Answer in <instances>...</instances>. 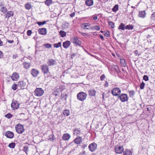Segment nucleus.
<instances>
[{
  "label": "nucleus",
  "mask_w": 155,
  "mask_h": 155,
  "mask_svg": "<svg viewBox=\"0 0 155 155\" xmlns=\"http://www.w3.org/2000/svg\"><path fill=\"white\" fill-rule=\"evenodd\" d=\"M43 46L46 48H51L52 47L51 45L48 43L43 44Z\"/></svg>",
  "instance_id": "36"
},
{
  "label": "nucleus",
  "mask_w": 155,
  "mask_h": 155,
  "mask_svg": "<svg viewBox=\"0 0 155 155\" xmlns=\"http://www.w3.org/2000/svg\"><path fill=\"white\" fill-rule=\"evenodd\" d=\"M93 28L94 29H95L97 30L98 31L100 29V27L99 26L96 25L95 26H94L93 27Z\"/></svg>",
  "instance_id": "48"
},
{
  "label": "nucleus",
  "mask_w": 155,
  "mask_h": 155,
  "mask_svg": "<svg viewBox=\"0 0 155 155\" xmlns=\"http://www.w3.org/2000/svg\"><path fill=\"white\" fill-rule=\"evenodd\" d=\"M25 8L28 10L30 9L31 7V4L29 3L26 4L25 5Z\"/></svg>",
  "instance_id": "31"
},
{
  "label": "nucleus",
  "mask_w": 155,
  "mask_h": 155,
  "mask_svg": "<svg viewBox=\"0 0 155 155\" xmlns=\"http://www.w3.org/2000/svg\"><path fill=\"white\" fill-rule=\"evenodd\" d=\"M120 64L121 65L124 67H125L127 66L126 61L124 59H120Z\"/></svg>",
  "instance_id": "26"
},
{
  "label": "nucleus",
  "mask_w": 155,
  "mask_h": 155,
  "mask_svg": "<svg viewBox=\"0 0 155 155\" xmlns=\"http://www.w3.org/2000/svg\"><path fill=\"white\" fill-rule=\"evenodd\" d=\"M11 107L13 110H15L18 108L19 107V104L17 101H14L11 104Z\"/></svg>",
  "instance_id": "7"
},
{
  "label": "nucleus",
  "mask_w": 155,
  "mask_h": 155,
  "mask_svg": "<svg viewBox=\"0 0 155 155\" xmlns=\"http://www.w3.org/2000/svg\"><path fill=\"white\" fill-rule=\"evenodd\" d=\"M134 53L136 55L139 56L140 54V53L137 50H135Z\"/></svg>",
  "instance_id": "49"
},
{
  "label": "nucleus",
  "mask_w": 155,
  "mask_h": 155,
  "mask_svg": "<svg viewBox=\"0 0 155 155\" xmlns=\"http://www.w3.org/2000/svg\"><path fill=\"white\" fill-rule=\"evenodd\" d=\"M1 40V39H0V46L3 45V42Z\"/></svg>",
  "instance_id": "61"
},
{
  "label": "nucleus",
  "mask_w": 155,
  "mask_h": 155,
  "mask_svg": "<svg viewBox=\"0 0 155 155\" xmlns=\"http://www.w3.org/2000/svg\"><path fill=\"white\" fill-rule=\"evenodd\" d=\"M17 86L18 87V84H14L12 86V88L14 91H15L17 89Z\"/></svg>",
  "instance_id": "45"
},
{
  "label": "nucleus",
  "mask_w": 155,
  "mask_h": 155,
  "mask_svg": "<svg viewBox=\"0 0 155 155\" xmlns=\"http://www.w3.org/2000/svg\"><path fill=\"white\" fill-rule=\"evenodd\" d=\"M5 117L8 119H10L12 117V115L9 113L5 115Z\"/></svg>",
  "instance_id": "43"
},
{
  "label": "nucleus",
  "mask_w": 155,
  "mask_h": 155,
  "mask_svg": "<svg viewBox=\"0 0 155 155\" xmlns=\"http://www.w3.org/2000/svg\"><path fill=\"white\" fill-rule=\"evenodd\" d=\"M44 91L41 88H39V96H42L44 93Z\"/></svg>",
  "instance_id": "46"
},
{
  "label": "nucleus",
  "mask_w": 155,
  "mask_h": 155,
  "mask_svg": "<svg viewBox=\"0 0 155 155\" xmlns=\"http://www.w3.org/2000/svg\"><path fill=\"white\" fill-rule=\"evenodd\" d=\"M48 63L49 66H52L56 64V62L53 59H51L48 61Z\"/></svg>",
  "instance_id": "21"
},
{
  "label": "nucleus",
  "mask_w": 155,
  "mask_h": 155,
  "mask_svg": "<svg viewBox=\"0 0 155 155\" xmlns=\"http://www.w3.org/2000/svg\"><path fill=\"white\" fill-rule=\"evenodd\" d=\"M15 145V143H12L9 144L8 147L11 148H14Z\"/></svg>",
  "instance_id": "38"
},
{
  "label": "nucleus",
  "mask_w": 155,
  "mask_h": 155,
  "mask_svg": "<svg viewBox=\"0 0 155 155\" xmlns=\"http://www.w3.org/2000/svg\"><path fill=\"white\" fill-rule=\"evenodd\" d=\"M105 36H106L107 37H109L110 36V33L109 32L107 31L104 34Z\"/></svg>",
  "instance_id": "54"
},
{
  "label": "nucleus",
  "mask_w": 155,
  "mask_h": 155,
  "mask_svg": "<svg viewBox=\"0 0 155 155\" xmlns=\"http://www.w3.org/2000/svg\"><path fill=\"white\" fill-rule=\"evenodd\" d=\"M88 23H83L81 25V27L84 29H90Z\"/></svg>",
  "instance_id": "23"
},
{
  "label": "nucleus",
  "mask_w": 155,
  "mask_h": 155,
  "mask_svg": "<svg viewBox=\"0 0 155 155\" xmlns=\"http://www.w3.org/2000/svg\"><path fill=\"white\" fill-rule=\"evenodd\" d=\"M124 149L123 146H119L118 145L116 146L115 147V152L117 153L120 154L123 153Z\"/></svg>",
  "instance_id": "4"
},
{
  "label": "nucleus",
  "mask_w": 155,
  "mask_h": 155,
  "mask_svg": "<svg viewBox=\"0 0 155 155\" xmlns=\"http://www.w3.org/2000/svg\"><path fill=\"white\" fill-rule=\"evenodd\" d=\"M63 114L65 116H68L70 114V111L68 110H64L63 112Z\"/></svg>",
  "instance_id": "37"
},
{
  "label": "nucleus",
  "mask_w": 155,
  "mask_h": 155,
  "mask_svg": "<svg viewBox=\"0 0 155 155\" xmlns=\"http://www.w3.org/2000/svg\"><path fill=\"white\" fill-rule=\"evenodd\" d=\"M32 32V31L31 30H28L27 31V34L28 36L30 35Z\"/></svg>",
  "instance_id": "55"
},
{
  "label": "nucleus",
  "mask_w": 155,
  "mask_h": 155,
  "mask_svg": "<svg viewBox=\"0 0 155 155\" xmlns=\"http://www.w3.org/2000/svg\"><path fill=\"white\" fill-rule=\"evenodd\" d=\"M46 22L47 21H44L43 22H39V26L45 24Z\"/></svg>",
  "instance_id": "50"
},
{
  "label": "nucleus",
  "mask_w": 155,
  "mask_h": 155,
  "mask_svg": "<svg viewBox=\"0 0 155 155\" xmlns=\"http://www.w3.org/2000/svg\"><path fill=\"white\" fill-rule=\"evenodd\" d=\"M108 83L107 82H106L105 83V86H106L107 87L108 86Z\"/></svg>",
  "instance_id": "63"
},
{
  "label": "nucleus",
  "mask_w": 155,
  "mask_h": 155,
  "mask_svg": "<svg viewBox=\"0 0 155 155\" xmlns=\"http://www.w3.org/2000/svg\"><path fill=\"white\" fill-rule=\"evenodd\" d=\"M151 18L152 19H155V12H153L152 14Z\"/></svg>",
  "instance_id": "52"
},
{
  "label": "nucleus",
  "mask_w": 155,
  "mask_h": 155,
  "mask_svg": "<svg viewBox=\"0 0 155 155\" xmlns=\"http://www.w3.org/2000/svg\"><path fill=\"white\" fill-rule=\"evenodd\" d=\"M8 42L9 43H12L14 42V41L13 40H8Z\"/></svg>",
  "instance_id": "58"
},
{
  "label": "nucleus",
  "mask_w": 155,
  "mask_h": 155,
  "mask_svg": "<svg viewBox=\"0 0 155 155\" xmlns=\"http://www.w3.org/2000/svg\"><path fill=\"white\" fill-rule=\"evenodd\" d=\"M118 9V5H115L112 8V11L114 12H117Z\"/></svg>",
  "instance_id": "34"
},
{
  "label": "nucleus",
  "mask_w": 155,
  "mask_h": 155,
  "mask_svg": "<svg viewBox=\"0 0 155 155\" xmlns=\"http://www.w3.org/2000/svg\"><path fill=\"white\" fill-rule=\"evenodd\" d=\"M0 11L4 13L7 11V8L6 7H3L1 8Z\"/></svg>",
  "instance_id": "40"
},
{
  "label": "nucleus",
  "mask_w": 155,
  "mask_h": 155,
  "mask_svg": "<svg viewBox=\"0 0 155 155\" xmlns=\"http://www.w3.org/2000/svg\"><path fill=\"white\" fill-rule=\"evenodd\" d=\"M70 135L68 133L64 134L62 137V138L65 140H68L70 138Z\"/></svg>",
  "instance_id": "13"
},
{
  "label": "nucleus",
  "mask_w": 155,
  "mask_h": 155,
  "mask_svg": "<svg viewBox=\"0 0 155 155\" xmlns=\"http://www.w3.org/2000/svg\"><path fill=\"white\" fill-rule=\"evenodd\" d=\"M125 25L124 23H122L118 27V29L122 30H124L125 28Z\"/></svg>",
  "instance_id": "28"
},
{
  "label": "nucleus",
  "mask_w": 155,
  "mask_h": 155,
  "mask_svg": "<svg viewBox=\"0 0 155 155\" xmlns=\"http://www.w3.org/2000/svg\"><path fill=\"white\" fill-rule=\"evenodd\" d=\"M124 154V155H132V153L130 150L127 149L125 150Z\"/></svg>",
  "instance_id": "24"
},
{
  "label": "nucleus",
  "mask_w": 155,
  "mask_h": 155,
  "mask_svg": "<svg viewBox=\"0 0 155 155\" xmlns=\"http://www.w3.org/2000/svg\"><path fill=\"white\" fill-rule=\"evenodd\" d=\"M85 4L88 6H91L93 5L94 1L93 0H86Z\"/></svg>",
  "instance_id": "19"
},
{
  "label": "nucleus",
  "mask_w": 155,
  "mask_h": 155,
  "mask_svg": "<svg viewBox=\"0 0 155 155\" xmlns=\"http://www.w3.org/2000/svg\"><path fill=\"white\" fill-rule=\"evenodd\" d=\"M105 76L104 74L102 75L101 77H100V79L101 81H103L104 80L105 78Z\"/></svg>",
  "instance_id": "53"
},
{
  "label": "nucleus",
  "mask_w": 155,
  "mask_h": 155,
  "mask_svg": "<svg viewBox=\"0 0 155 155\" xmlns=\"http://www.w3.org/2000/svg\"><path fill=\"white\" fill-rule=\"evenodd\" d=\"M97 145L95 143H92L89 144L88 148L89 150L91 152H94L97 148Z\"/></svg>",
  "instance_id": "5"
},
{
  "label": "nucleus",
  "mask_w": 155,
  "mask_h": 155,
  "mask_svg": "<svg viewBox=\"0 0 155 155\" xmlns=\"http://www.w3.org/2000/svg\"><path fill=\"white\" fill-rule=\"evenodd\" d=\"M52 3L51 0H46L45 2V4L49 6Z\"/></svg>",
  "instance_id": "33"
},
{
  "label": "nucleus",
  "mask_w": 155,
  "mask_h": 155,
  "mask_svg": "<svg viewBox=\"0 0 155 155\" xmlns=\"http://www.w3.org/2000/svg\"><path fill=\"white\" fill-rule=\"evenodd\" d=\"M121 92L120 89L119 87H115L113 88L111 91L112 94L115 96H119Z\"/></svg>",
  "instance_id": "2"
},
{
  "label": "nucleus",
  "mask_w": 155,
  "mask_h": 155,
  "mask_svg": "<svg viewBox=\"0 0 155 155\" xmlns=\"http://www.w3.org/2000/svg\"><path fill=\"white\" fill-rule=\"evenodd\" d=\"M87 97V94L84 92H81L78 93L77 95L78 99L81 101H83L85 100Z\"/></svg>",
  "instance_id": "3"
},
{
  "label": "nucleus",
  "mask_w": 155,
  "mask_h": 155,
  "mask_svg": "<svg viewBox=\"0 0 155 155\" xmlns=\"http://www.w3.org/2000/svg\"><path fill=\"white\" fill-rule=\"evenodd\" d=\"M14 12L12 11H9L7 12L5 15V18H7L8 19L11 16L13 15Z\"/></svg>",
  "instance_id": "17"
},
{
  "label": "nucleus",
  "mask_w": 155,
  "mask_h": 155,
  "mask_svg": "<svg viewBox=\"0 0 155 155\" xmlns=\"http://www.w3.org/2000/svg\"><path fill=\"white\" fill-rule=\"evenodd\" d=\"M73 43L76 45L80 46L81 44V42L79 39H74Z\"/></svg>",
  "instance_id": "22"
},
{
  "label": "nucleus",
  "mask_w": 155,
  "mask_h": 155,
  "mask_svg": "<svg viewBox=\"0 0 155 155\" xmlns=\"http://www.w3.org/2000/svg\"><path fill=\"white\" fill-rule=\"evenodd\" d=\"M145 85V84L143 81L140 85V88L141 89H143L144 88Z\"/></svg>",
  "instance_id": "44"
},
{
  "label": "nucleus",
  "mask_w": 155,
  "mask_h": 155,
  "mask_svg": "<svg viewBox=\"0 0 155 155\" xmlns=\"http://www.w3.org/2000/svg\"><path fill=\"white\" fill-rule=\"evenodd\" d=\"M109 25L112 28L114 27V23L111 21H109L108 22Z\"/></svg>",
  "instance_id": "35"
},
{
  "label": "nucleus",
  "mask_w": 155,
  "mask_h": 155,
  "mask_svg": "<svg viewBox=\"0 0 155 155\" xmlns=\"http://www.w3.org/2000/svg\"><path fill=\"white\" fill-rule=\"evenodd\" d=\"M71 44V42L70 41H67L63 43V46L64 48H67L69 47Z\"/></svg>",
  "instance_id": "14"
},
{
  "label": "nucleus",
  "mask_w": 155,
  "mask_h": 155,
  "mask_svg": "<svg viewBox=\"0 0 155 155\" xmlns=\"http://www.w3.org/2000/svg\"><path fill=\"white\" fill-rule=\"evenodd\" d=\"M54 91L56 92H57V93H59L58 91L56 89H54Z\"/></svg>",
  "instance_id": "62"
},
{
  "label": "nucleus",
  "mask_w": 155,
  "mask_h": 155,
  "mask_svg": "<svg viewBox=\"0 0 155 155\" xmlns=\"http://www.w3.org/2000/svg\"><path fill=\"white\" fill-rule=\"evenodd\" d=\"M88 93L89 95L90 96H94L95 95L96 92L95 90H92L89 91H88Z\"/></svg>",
  "instance_id": "27"
},
{
  "label": "nucleus",
  "mask_w": 155,
  "mask_h": 155,
  "mask_svg": "<svg viewBox=\"0 0 155 155\" xmlns=\"http://www.w3.org/2000/svg\"><path fill=\"white\" fill-rule=\"evenodd\" d=\"M22 64L24 68L28 69L30 68L31 64L27 62H25L23 63Z\"/></svg>",
  "instance_id": "15"
},
{
  "label": "nucleus",
  "mask_w": 155,
  "mask_h": 155,
  "mask_svg": "<svg viewBox=\"0 0 155 155\" xmlns=\"http://www.w3.org/2000/svg\"><path fill=\"white\" fill-rule=\"evenodd\" d=\"M61 43L60 42L58 43L54 44V47L55 48H58L61 46Z\"/></svg>",
  "instance_id": "32"
},
{
  "label": "nucleus",
  "mask_w": 155,
  "mask_h": 155,
  "mask_svg": "<svg viewBox=\"0 0 155 155\" xmlns=\"http://www.w3.org/2000/svg\"><path fill=\"white\" fill-rule=\"evenodd\" d=\"M5 135L7 138L11 139L13 138L14 136V134L13 132L9 131H6L5 133Z\"/></svg>",
  "instance_id": "8"
},
{
  "label": "nucleus",
  "mask_w": 155,
  "mask_h": 155,
  "mask_svg": "<svg viewBox=\"0 0 155 155\" xmlns=\"http://www.w3.org/2000/svg\"><path fill=\"white\" fill-rule=\"evenodd\" d=\"M97 16H95L93 18V19L94 20H96L97 19Z\"/></svg>",
  "instance_id": "60"
},
{
  "label": "nucleus",
  "mask_w": 155,
  "mask_h": 155,
  "mask_svg": "<svg viewBox=\"0 0 155 155\" xmlns=\"http://www.w3.org/2000/svg\"><path fill=\"white\" fill-rule=\"evenodd\" d=\"M4 54L0 50V59L2 58L4 56Z\"/></svg>",
  "instance_id": "51"
},
{
  "label": "nucleus",
  "mask_w": 155,
  "mask_h": 155,
  "mask_svg": "<svg viewBox=\"0 0 155 155\" xmlns=\"http://www.w3.org/2000/svg\"><path fill=\"white\" fill-rule=\"evenodd\" d=\"M41 69L45 74L47 73L49 71L48 67L46 64L42 66Z\"/></svg>",
  "instance_id": "11"
},
{
  "label": "nucleus",
  "mask_w": 155,
  "mask_h": 155,
  "mask_svg": "<svg viewBox=\"0 0 155 155\" xmlns=\"http://www.w3.org/2000/svg\"><path fill=\"white\" fill-rule=\"evenodd\" d=\"M143 78V79L145 81H147L149 80V77L147 75H144Z\"/></svg>",
  "instance_id": "47"
},
{
  "label": "nucleus",
  "mask_w": 155,
  "mask_h": 155,
  "mask_svg": "<svg viewBox=\"0 0 155 155\" xmlns=\"http://www.w3.org/2000/svg\"><path fill=\"white\" fill-rule=\"evenodd\" d=\"M11 78L13 81H17L19 78L18 74L16 72L14 73L12 76H11Z\"/></svg>",
  "instance_id": "10"
},
{
  "label": "nucleus",
  "mask_w": 155,
  "mask_h": 155,
  "mask_svg": "<svg viewBox=\"0 0 155 155\" xmlns=\"http://www.w3.org/2000/svg\"><path fill=\"white\" fill-rule=\"evenodd\" d=\"M76 55V54L75 53H73L71 54V57L72 58H73Z\"/></svg>",
  "instance_id": "59"
},
{
  "label": "nucleus",
  "mask_w": 155,
  "mask_h": 155,
  "mask_svg": "<svg viewBox=\"0 0 155 155\" xmlns=\"http://www.w3.org/2000/svg\"><path fill=\"white\" fill-rule=\"evenodd\" d=\"M75 13L74 12L71 13L70 15V16L71 17H74L75 16Z\"/></svg>",
  "instance_id": "56"
},
{
  "label": "nucleus",
  "mask_w": 155,
  "mask_h": 155,
  "mask_svg": "<svg viewBox=\"0 0 155 155\" xmlns=\"http://www.w3.org/2000/svg\"><path fill=\"white\" fill-rule=\"evenodd\" d=\"M38 74V71L35 69H33L31 71V74L34 77H36Z\"/></svg>",
  "instance_id": "18"
},
{
  "label": "nucleus",
  "mask_w": 155,
  "mask_h": 155,
  "mask_svg": "<svg viewBox=\"0 0 155 155\" xmlns=\"http://www.w3.org/2000/svg\"><path fill=\"white\" fill-rule=\"evenodd\" d=\"M82 141V138L81 137H77L74 140V143L78 144L81 143Z\"/></svg>",
  "instance_id": "12"
},
{
  "label": "nucleus",
  "mask_w": 155,
  "mask_h": 155,
  "mask_svg": "<svg viewBox=\"0 0 155 155\" xmlns=\"http://www.w3.org/2000/svg\"><path fill=\"white\" fill-rule=\"evenodd\" d=\"M25 57H23V58H21V61H23V60H25Z\"/></svg>",
  "instance_id": "64"
},
{
  "label": "nucleus",
  "mask_w": 155,
  "mask_h": 155,
  "mask_svg": "<svg viewBox=\"0 0 155 155\" xmlns=\"http://www.w3.org/2000/svg\"><path fill=\"white\" fill-rule=\"evenodd\" d=\"M15 130L18 134H22L24 131V126L21 124H18L15 126Z\"/></svg>",
  "instance_id": "1"
},
{
  "label": "nucleus",
  "mask_w": 155,
  "mask_h": 155,
  "mask_svg": "<svg viewBox=\"0 0 155 155\" xmlns=\"http://www.w3.org/2000/svg\"><path fill=\"white\" fill-rule=\"evenodd\" d=\"M60 34L62 37H64L66 35V33L64 31H61L60 32Z\"/></svg>",
  "instance_id": "41"
},
{
  "label": "nucleus",
  "mask_w": 155,
  "mask_h": 155,
  "mask_svg": "<svg viewBox=\"0 0 155 155\" xmlns=\"http://www.w3.org/2000/svg\"><path fill=\"white\" fill-rule=\"evenodd\" d=\"M35 95L37 96H39V88H36L35 90Z\"/></svg>",
  "instance_id": "42"
},
{
  "label": "nucleus",
  "mask_w": 155,
  "mask_h": 155,
  "mask_svg": "<svg viewBox=\"0 0 155 155\" xmlns=\"http://www.w3.org/2000/svg\"><path fill=\"white\" fill-rule=\"evenodd\" d=\"M146 15V13L145 11H142L139 12V16L141 18H144Z\"/></svg>",
  "instance_id": "16"
},
{
  "label": "nucleus",
  "mask_w": 155,
  "mask_h": 155,
  "mask_svg": "<svg viewBox=\"0 0 155 155\" xmlns=\"http://www.w3.org/2000/svg\"><path fill=\"white\" fill-rule=\"evenodd\" d=\"M47 30L46 28H39V34L42 35H45L46 33Z\"/></svg>",
  "instance_id": "20"
},
{
  "label": "nucleus",
  "mask_w": 155,
  "mask_h": 155,
  "mask_svg": "<svg viewBox=\"0 0 155 155\" xmlns=\"http://www.w3.org/2000/svg\"><path fill=\"white\" fill-rule=\"evenodd\" d=\"M28 146H25L23 147V150L27 154L28 150Z\"/></svg>",
  "instance_id": "39"
},
{
  "label": "nucleus",
  "mask_w": 155,
  "mask_h": 155,
  "mask_svg": "<svg viewBox=\"0 0 155 155\" xmlns=\"http://www.w3.org/2000/svg\"><path fill=\"white\" fill-rule=\"evenodd\" d=\"M118 97L122 102L127 101L128 98L127 95L125 94H122L120 95Z\"/></svg>",
  "instance_id": "6"
},
{
  "label": "nucleus",
  "mask_w": 155,
  "mask_h": 155,
  "mask_svg": "<svg viewBox=\"0 0 155 155\" xmlns=\"http://www.w3.org/2000/svg\"><path fill=\"white\" fill-rule=\"evenodd\" d=\"M18 87L21 89H24L26 87V83L23 81H19L18 83Z\"/></svg>",
  "instance_id": "9"
},
{
  "label": "nucleus",
  "mask_w": 155,
  "mask_h": 155,
  "mask_svg": "<svg viewBox=\"0 0 155 155\" xmlns=\"http://www.w3.org/2000/svg\"><path fill=\"white\" fill-rule=\"evenodd\" d=\"M128 92L129 97H133L135 94V92L133 90L128 91Z\"/></svg>",
  "instance_id": "29"
},
{
  "label": "nucleus",
  "mask_w": 155,
  "mask_h": 155,
  "mask_svg": "<svg viewBox=\"0 0 155 155\" xmlns=\"http://www.w3.org/2000/svg\"><path fill=\"white\" fill-rule=\"evenodd\" d=\"M134 25H129L125 26V28L126 29L131 30L133 28Z\"/></svg>",
  "instance_id": "30"
},
{
  "label": "nucleus",
  "mask_w": 155,
  "mask_h": 155,
  "mask_svg": "<svg viewBox=\"0 0 155 155\" xmlns=\"http://www.w3.org/2000/svg\"><path fill=\"white\" fill-rule=\"evenodd\" d=\"M17 57H18V55L17 54H15L13 55L12 58L13 59H15Z\"/></svg>",
  "instance_id": "57"
},
{
  "label": "nucleus",
  "mask_w": 155,
  "mask_h": 155,
  "mask_svg": "<svg viewBox=\"0 0 155 155\" xmlns=\"http://www.w3.org/2000/svg\"><path fill=\"white\" fill-rule=\"evenodd\" d=\"M81 132V130L80 128H76L74 130V135L80 134Z\"/></svg>",
  "instance_id": "25"
}]
</instances>
